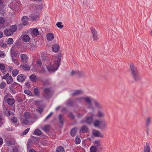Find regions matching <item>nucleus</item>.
Instances as JSON below:
<instances>
[{
	"label": "nucleus",
	"instance_id": "nucleus-1",
	"mask_svg": "<svg viewBox=\"0 0 152 152\" xmlns=\"http://www.w3.org/2000/svg\"><path fill=\"white\" fill-rule=\"evenodd\" d=\"M61 55L59 54L55 56V61L54 64H51L47 66V69L50 72H53L56 70L60 64Z\"/></svg>",
	"mask_w": 152,
	"mask_h": 152
},
{
	"label": "nucleus",
	"instance_id": "nucleus-2",
	"mask_svg": "<svg viewBox=\"0 0 152 152\" xmlns=\"http://www.w3.org/2000/svg\"><path fill=\"white\" fill-rule=\"evenodd\" d=\"M92 98L90 96H84V101L88 105V109H92L93 107L92 106Z\"/></svg>",
	"mask_w": 152,
	"mask_h": 152
},
{
	"label": "nucleus",
	"instance_id": "nucleus-3",
	"mask_svg": "<svg viewBox=\"0 0 152 152\" xmlns=\"http://www.w3.org/2000/svg\"><path fill=\"white\" fill-rule=\"evenodd\" d=\"M31 115L28 112L25 113L23 117L21 119V121L24 124H26L28 122V119L30 117Z\"/></svg>",
	"mask_w": 152,
	"mask_h": 152
},
{
	"label": "nucleus",
	"instance_id": "nucleus-4",
	"mask_svg": "<svg viewBox=\"0 0 152 152\" xmlns=\"http://www.w3.org/2000/svg\"><path fill=\"white\" fill-rule=\"evenodd\" d=\"M88 114L90 116H86V122L88 124L91 125L92 124L93 122V117L94 116V113L92 112L88 113Z\"/></svg>",
	"mask_w": 152,
	"mask_h": 152
},
{
	"label": "nucleus",
	"instance_id": "nucleus-5",
	"mask_svg": "<svg viewBox=\"0 0 152 152\" xmlns=\"http://www.w3.org/2000/svg\"><path fill=\"white\" fill-rule=\"evenodd\" d=\"M11 95L10 94H7L4 97V100L7 101V103L9 104L10 105H12L15 103V100L14 99L10 98L11 97Z\"/></svg>",
	"mask_w": 152,
	"mask_h": 152
},
{
	"label": "nucleus",
	"instance_id": "nucleus-6",
	"mask_svg": "<svg viewBox=\"0 0 152 152\" xmlns=\"http://www.w3.org/2000/svg\"><path fill=\"white\" fill-rule=\"evenodd\" d=\"M26 79V75H25L21 74L18 75L17 80L19 82L22 83Z\"/></svg>",
	"mask_w": 152,
	"mask_h": 152
},
{
	"label": "nucleus",
	"instance_id": "nucleus-7",
	"mask_svg": "<svg viewBox=\"0 0 152 152\" xmlns=\"http://www.w3.org/2000/svg\"><path fill=\"white\" fill-rule=\"evenodd\" d=\"M94 104L97 110H102L103 108V106L102 104L97 101H94Z\"/></svg>",
	"mask_w": 152,
	"mask_h": 152
},
{
	"label": "nucleus",
	"instance_id": "nucleus-8",
	"mask_svg": "<svg viewBox=\"0 0 152 152\" xmlns=\"http://www.w3.org/2000/svg\"><path fill=\"white\" fill-rule=\"evenodd\" d=\"M130 68L132 75L138 72L137 68L133 64H130Z\"/></svg>",
	"mask_w": 152,
	"mask_h": 152
},
{
	"label": "nucleus",
	"instance_id": "nucleus-9",
	"mask_svg": "<svg viewBox=\"0 0 152 152\" xmlns=\"http://www.w3.org/2000/svg\"><path fill=\"white\" fill-rule=\"evenodd\" d=\"M100 143V141L98 140H96L94 142L95 146L100 151L102 150L103 149Z\"/></svg>",
	"mask_w": 152,
	"mask_h": 152
},
{
	"label": "nucleus",
	"instance_id": "nucleus-10",
	"mask_svg": "<svg viewBox=\"0 0 152 152\" xmlns=\"http://www.w3.org/2000/svg\"><path fill=\"white\" fill-rule=\"evenodd\" d=\"M93 134L95 137H103V135L99 131L94 130L93 131Z\"/></svg>",
	"mask_w": 152,
	"mask_h": 152
},
{
	"label": "nucleus",
	"instance_id": "nucleus-11",
	"mask_svg": "<svg viewBox=\"0 0 152 152\" xmlns=\"http://www.w3.org/2000/svg\"><path fill=\"white\" fill-rule=\"evenodd\" d=\"M91 30L93 34V37L94 40H98L99 38L97 36V33L95 29L91 28Z\"/></svg>",
	"mask_w": 152,
	"mask_h": 152
},
{
	"label": "nucleus",
	"instance_id": "nucleus-12",
	"mask_svg": "<svg viewBox=\"0 0 152 152\" xmlns=\"http://www.w3.org/2000/svg\"><path fill=\"white\" fill-rule=\"evenodd\" d=\"M21 61L23 63H25L27 62L28 61L27 56L25 54H22L20 56Z\"/></svg>",
	"mask_w": 152,
	"mask_h": 152
},
{
	"label": "nucleus",
	"instance_id": "nucleus-13",
	"mask_svg": "<svg viewBox=\"0 0 152 152\" xmlns=\"http://www.w3.org/2000/svg\"><path fill=\"white\" fill-rule=\"evenodd\" d=\"M97 116L99 118H103L105 116V114L102 110H97Z\"/></svg>",
	"mask_w": 152,
	"mask_h": 152
},
{
	"label": "nucleus",
	"instance_id": "nucleus-14",
	"mask_svg": "<svg viewBox=\"0 0 152 152\" xmlns=\"http://www.w3.org/2000/svg\"><path fill=\"white\" fill-rule=\"evenodd\" d=\"M28 18L26 16H23L22 18V25H26L28 24Z\"/></svg>",
	"mask_w": 152,
	"mask_h": 152
},
{
	"label": "nucleus",
	"instance_id": "nucleus-15",
	"mask_svg": "<svg viewBox=\"0 0 152 152\" xmlns=\"http://www.w3.org/2000/svg\"><path fill=\"white\" fill-rule=\"evenodd\" d=\"M132 75L133 78L136 81L139 80L141 78V77L138 72L134 74H132Z\"/></svg>",
	"mask_w": 152,
	"mask_h": 152
},
{
	"label": "nucleus",
	"instance_id": "nucleus-16",
	"mask_svg": "<svg viewBox=\"0 0 152 152\" xmlns=\"http://www.w3.org/2000/svg\"><path fill=\"white\" fill-rule=\"evenodd\" d=\"M4 34L6 36H10L13 34V32H12L10 29H7L5 30L4 31Z\"/></svg>",
	"mask_w": 152,
	"mask_h": 152
},
{
	"label": "nucleus",
	"instance_id": "nucleus-17",
	"mask_svg": "<svg viewBox=\"0 0 152 152\" xmlns=\"http://www.w3.org/2000/svg\"><path fill=\"white\" fill-rule=\"evenodd\" d=\"M52 50L56 53L57 52L59 49V47L58 45L55 44L53 45L52 47Z\"/></svg>",
	"mask_w": 152,
	"mask_h": 152
},
{
	"label": "nucleus",
	"instance_id": "nucleus-18",
	"mask_svg": "<svg viewBox=\"0 0 152 152\" xmlns=\"http://www.w3.org/2000/svg\"><path fill=\"white\" fill-rule=\"evenodd\" d=\"M150 144L148 142H146V145L144 146V152H150Z\"/></svg>",
	"mask_w": 152,
	"mask_h": 152
},
{
	"label": "nucleus",
	"instance_id": "nucleus-19",
	"mask_svg": "<svg viewBox=\"0 0 152 152\" xmlns=\"http://www.w3.org/2000/svg\"><path fill=\"white\" fill-rule=\"evenodd\" d=\"M46 37L47 39L48 40L51 41L53 39L54 35L51 33H48L47 34Z\"/></svg>",
	"mask_w": 152,
	"mask_h": 152
},
{
	"label": "nucleus",
	"instance_id": "nucleus-20",
	"mask_svg": "<svg viewBox=\"0 0 152 152\" xmlns=\"http://www.w3.org/2000/svg\"><path fill=\"white\" fill-rule=\"evenodd\" d=\"M88 129L86 126H82L80 130V132L83 133H86L88 131Z\"/></svg>",
	"mask_w": 152,
	"mask_h": 152
},
{
	"label": "nucleus",
	"instance_id": "nucleus-21",
	"mask_svg": "<svg viewBox=\"0 0 152 152\" xmlns=\"http://www.w3.org/2000/svg\"><path fill=\"white\" fill-rule=\"evenodd\" d=\"M83 93V91L81 90H75L73 92L72 94V96H74L80 94H81Z\"/></svg>",
	"mask_w": 152,
	"mask_h": 152
},
{
	"label": "nucleus",
	"instance_id": "nucleus-22",
	"mask_svg": "<svg viewBox=\"0 0 152 152\" xmlns=\"http://www.w3.org/2000/svg\"><path fill=\"white\" fill-rule=\"evenodd\" d=\"M93 125L96 127H99L101 124V121L98 120H95L93 122Z\"/></svg>",
	"mask_w": 152,
	"mask_h": 152
},
{
	"label": "nucleus",
	"instance_id": "nucleus-23",
	"mask_svg": "<svg viewBox=\"0 0 152 152\" xmlns=\"http://www.w3.org/2000/svg\"><path fill=\"white\" fill-rule=\"evenodd\" d=\"M82 72L79 71H73L71 72V75H77L80 76L82 75Z\"/></svg>",
	"mask_w": 152,
	"mask_h": 152
},
{
	"label": "nucleus",
	"instance_id": "nucleus-24",
	"mask_svg": "<svg viewBox=\"0 0 152 152\" xmlns=\"http://www.w3.org/2000/svg\"><path fill=\"white\" fill-rule=\"evenodd\" d=\"M49 125H45L42 127V129L46 133H48L49 130Z\"/></svg>",
	"mask_w": 152,
	"mask_h": 152
},
{
	"label": "nucleus",
	"instance_id": "nucleus-25",
	"mask_svg": "<svg viewBox=\"0 0 152 152\" xmlns=\"http://www.w3.org/2000/svg\"><path fill=\"white\" fill-rule=\"evenodd\" d=\"M23 40L25 42H28L30 40V38L28 35L25 34L23 37Z\"/></svg>",
	"mask_w": 152,
	"mask_h": 152
},
{
	"label": "nucleus",
	"instance_id": "nucleus-26",
	"mask_svg": "<svg viewBox=\"0 0 152 152\" xmlns=\"http://www.w3.org/2000/svg\"><path fill=\"white\" fill-rule=\"evenodd\" d=\"M77 133V128H73L71 131V135L72 137L75 136Z\"/></svg>",
	"mask_w": 152,
	"mask_h": 152
},
{
	"label": "nucleus",
	"instance_id": "nucleus-27",
	"mask_svg": "<svg viewBox=\"0 0 152 152\" xmlns=\"http://www.w3.org/2000/svg\"><path fill=\"white\" fill-rule=\"evenodd\" d=\"M84 96L80 97L75 98V102H80L84 101Z\"/></svg>",
	"mask_w": 152,
	"mask_h": 152
},
{
	"label": "nucleus",
	"instance_id": "nucleus-28",
	"mask_svg": "<svg viewBox=\"0 0 152 152\" xmlns=\"http://www.w3.org/2000/svg\"><path fill=\"white\" fill-rule=\"evenodd\" d=\"M75 102V99H69L67 101V104L69 106H72L73 104Z\"/></svg>",
	"mask_w": 152,
	"mask_h": 152
},
{
	"label": "nucleus",
	"instance_id": "nucleus-29",
	"mask_svg": "<svg viewBox=\"0 0 152 152\" xmlns=\"http://www.w3.org/2000/svg\"><path fill=\"white\" fill-rule=\"evenodd\" d=\"M4 18L2 17H0V30L2 28V24L4 23L5 22Z\"/></svg>",
	"mask_w": 152,
	"mask_h": 152
},
{
	"label": "nucleus",
	"instance_id": "nucleus-30",
	"mask_svg": "<svg viewBox=\"0 0 152 152\" xmlns=\"http://www.w3.org/2000/svg\"><path fill=\"white\" fill-rule=\"evenodd\" d=\"M56 152H65V150L63 147L59 146L57 148Z\"/></svg>",
	"mask_w": 152,
	"mask_h": 152
},
{
	"label": "nucleus",
	"instance_id": "nucleus-31",
	"mask_svg": "<svg viewBox=\"0 0 152 152\" xmlns=\"http://www.w3.org/2000/svg\"><path fill=\"white\" fill-rule=\"evenodd\" d=\"M10 30L13 32V34L14 32H15L17 29V27L15 25L11 26L10 27Z\"/></svg>",
	"mask_w": 152,
	"mask_h": 152
},
{
	"label": "nucleus",
	"instance_id": "nucleus-32",
	"mask_svg": "<svg viewBox=\"0 0 152 152\" xmlns=\"http://www.w3.org/2000/svg\"><path fill=\"white\" fill-rule=\"evenodd\" d=\"M59 119L61 124L62 125H63L64 123V119L63 117V115L61 114H60L59 116Z\"/></svg>",
	"mask_w": 152,
	"mask_h": 152
},
{
	"label": "nucleus",
	"instance_id": "nucleus-33",
	"mask_svg": "<svg viewBox=\"0 0 152 152\" xmlns=\"http://www.w3.org/2000/svg\"><path fill=\"white\" fill-rule=\"evenodd\" d=\"M30 79L33 82H34L36 80L37 77L34 74H32L30 76Z\"/></svg>",
	"mask_w": 152,
	"mask_h": 152
},
{
	"label": "nucleus",
	"instance_id": "nucleus-34",
	"mask_svg": "<svg viewBox=\"0 0 152 152\" xmlns=\"http://www.w3.org/2000/svg\"><path fill=\"white\" fill-rule=\"evenodd\" d=\"M19 70L17 69H14L12 72V75L13 77H15L18 74Z\"/></svg>",
	"mask_w": 152,
	"mask_h": 152
},
{
	"label": "nucleus",
	"instance_id": "nucleus-35",
	"mask_svg": "<svg viewBox=\"0 0 152 152\" xmlns=\"http://www.w3.org/2000/svg\"><path fill=\"white\" fill-rule=\"evenodd\" d=\"M44 91L48 96H49L50 94V89L48 88H45L44 89Z\"/></svg>",
	"mask_w": 152,
	"mask_h": 152
},
{
	"label": "nucleus",
	"instance_id": "nucleus-36",
	"mask_svg": "<svg viewBox=\"0 0 152 152\" xmlns=\"http://www.w3.org/2000/svg\"><path fill=\"white\" fill-rule=\"evenodd\" d=\"M12 81V78L11 76L8 77L7 79V83L9 84H11Z\"/></svg>",
	"mask_w": 152,
	"mask_h": 152
},
{
	"label": "nucleus",
	"instance_id": "nucleus-37",
	"mask_svg": "<svg viewBox=\"0 0 152 152\" xmlns=\"http://www.w3.org/2000/svg\"><path fill=\"white\" fill-rule=\"evenodd\" d=\"M32 33L34 35H38L39 34V32L38 29L36 28H34L32 31Z\"/></svg>",
	"mask_w": 152,
	"mask_h": 152
},
{
	"label": "nucleus",
	"instance_id": "nucleus-38",
	"mask_svg": "<svg viewBox=\"0 0 152 152\" xmlns=\"http://www.w3.org/2000/svg\"><path fill=\"white\" fill-rule=\"evenodd\" d=\"M97 150V148L95 146H91L90 148L91 152H96Z\"/></svg>",
	"mask_w": 152,
	"mask_h": 152
},
{
	"label": "nucleus",
	"instance_id": "nucleus-39",
	"mask_svg": "<svg viewBox=\"0 0 152 152\" xmlns=\"http://www.w3.org/2000/svg\"><path fill=\"white\" fill-rule=\"evenodd\" d=\"M151 118L150 117H148L146 121V124L148 126L150 125L151 122Z\"/></svg>",
	"mask_w": 152,
	"mask_h": 152
},
{
	"label": "nucleus",
	"instance_id": "nucleus-40",
	"mask_svg": "<svg viewBox=\"0 0 152 152\" xmlns=\"http://www.w3.org/2000/svg\"><path fill=\"white\" fill-rule=\"evenodd\" d=\"M41 133L42 132L41 131L38 129H35L34 132V134L38 136L40 135Z\"/></svg>",
	"mask_w": 152,
	"mask_h": 152
},
{
	"label": "nucleus",
	"instance_id": "nucleus-41",
	"mask_svg": "<svg viewBox=\"0 0 152 152\" xmlns=\"http://www.w3.org/2000/svg\"><path fill=\"white\" fill-rule=\"evenodd\" d=\"M12 62L16 65H19V61H18V60L15 59L13 56L12 57Z\"/></svg>",
	"mask_w": 152,
	"mask_h": 152
},
{
	"label": "nucleus",
	"instance_id": "nucleus-42",
	"mask_svg": "<svg viewBox=\"0 0 152 152\" xmlns=\"http://www.w3.org/2000/svg\"><path fill=\"white\" fill-rule=\"evenodd\" d=\"M22 68L24 70L28 71L29 70L30 67L27 64H25L23 66Z\"/></svg>",
	"mask_w": 152,
	"mask_h": 152
},
{
	"label": "nucleus",
	"instance_id": "nucleus-43",
	"mask_svg": "<svg viewBox=\"0 0 152 152\" xmlns=\"http://www.w3.org/2000/svg\"><path fill=\"white\" fill-rule=\"evenodd\" d=\"M81 142L80 138L78 137H75V143L76 144H80Z\"/></svg>",
	"mask_w": 152,
	"mask_h": 152
},
{
	"label": "nucleus",
	"instance_id": "nucleus-44",
	"mask_svg": "<svg viewBox=\"0 0 152 152\" xmlns=\"http://www.w3.org/2000/svg\"><path fill=\"white\" fill-rule=\"evenodd\" d=\"M32 142L30 141H28L27 143V147L28 150L30 149L32 146Z\"/></svg>",
	"mask_w": 152,
	"mask_h": 152
},
{
	"label": "nucleus",
	"instance_id": "nucleus-45",
	"mask_svg": "<svg viewBox=\"0 0 152 152\" xmlns=\"http://www.w3.org/2000/svg\"><path fill=\"white\" fill-rule=\"evenodd\" d=\"M13 43V39L12 38H9L7 39V43L9 45H11Z\"/></svg>",
	"mask_w": 152,
	"mask_h": 152
},
{
	"label": "nucleus",
	"instance_id": "nucleus-46",
	"mask_svg": "<svg viewBox=\"0 0 152 152\" xmlns=\"http://www.w3.org/2000/svg\"><path fill=\"white\" fill-rule=\"evenodd\" d=\"M6 85V83L4 82H3L2 83H1L0 84V88L1 89H3L5 87V86Z\"/></svg>",
	"mask_w": 152,
	"mask_h": 152
},
{
	"label": "nucleus",
	"instance_id": "nucleus-47",
	"mask_svg": "<svg viewBox=\"0 0 152 152\" xmlns=\"http://www.w3.org/2000/svg\"><path fill=\"white\" fill-rule=\"evenodd\" d=\"M11 112L9 110H6L5 112V115L7 116H9L11 114Z\"/></svg>",
	"mask_w": 152,
	"mask_h": 152
},
{
	"label": "nucleus",
	"instance_id": "nucleus-48",
	"mask_svg": "<svg viewBox=\"0 0 152 152\" xmlns=\"http://www.w3.org/2000/svg\"><path fill=\"white\" fill-rule=\"evenodd\" d=\"M11 121L14 123H15L17 121V119L15 116H13V117L11 118Z\"/></svg>",
	"mask_w": 152,
	"mask_h": 152
},
{
	"label": "nucleus",
	"instance_id": "nucleus-49",
	"mask_svg": "<svg viewBox=\"0 0 152 152\" xmlns=\"http://www.w3.org/2000/svg\"><path fill=\"white\" fill-rule=\"evenodd\" d=\"M4 123V121L3 119L1 116H0V127L2 125H3Z\"/></svg>",
	"mask_w": 152,
	"mask_h": 152
},
{
	"label": "nucleus",
	"instance_id": "nucleus-50",
	"mask_svg": "<svg viewBox=\"0 0 152 152\" xmlns=\"http://www.w3.org/2000/svg\"><path fill=\"white\" fill-rule=\"evenodd\" d=\"M57 26L59 28H62L63 27V25H62V23L59 22L56 23Z\"/></svg>",
	"mask_w": 152,
	"mask_h": 152
},
{
	"label": "nucleus",
	"instance_id": "nucleus-51",
	"mask_svg": "<svg viewBox=\"0 0 152 152\" xmlns=\"http://www.w3.org/2000/svg\"><path fill=\"white\" fill-rule=\"evenodd\" d=\"M24 92L25 94L29 95H31L32 94L31 92L30 91L27 90H24Z\"/></svg>",
	"mask_w": 152,
	"mask_h": 152
},
{
	"label": "nucleus",
	"instance_id": "nucleus-52",
	"mask_svg": "<svg viewBox=\"0 0 152 152\" xmlns=\"http://www.w3.org/2000/svg\"><path fill=\"white\" fill-rule=\"evenodd\" d=\"M34 93L35 95H38L39 94V92L38 89L35 88L34 89Z\"/></svg>",
	"mask_w": 152,
	"mask_h": 152
},
{
	"label": "nucleus",
	"instance_id": "nucleus-53",
	"mask_svg": "<svg viewBox=\"0 0 152 152\" xmlns=\"http://www.w3.org/2000/svg\"><path fill=\"white\" fill-rule=\"evenodd\" d=\"M0 46L3 48H5L6 47L7 44L2 42H0Z\"/></svg>",
	"mask_w": 152,
	"mask_h": 152
},
{
	"label": "nucleus",
	"instance_id": "nucleus-54",
	"mask_svg": "<svg viewBox=\"0 0 152 152\" xmlns=\"http://www.w3.org/2000/svg\"><path fill=\"white\" fill-rule=\"evenodd\" d=\"M5 66L3 64H0V69L1 70H4L5 69Z\"/></svg>",
	"mask_w": 152,
	"mask_h": 152
},
{
	"label": "nucleus",
	"instance_id": "nucleus-55",
	"mask_svg": "<svg viewBox=\"0 0 152 152\" xmlns=\"http://www.w3.org/2000/svg\"><path fill=\"white\" fill-rule=\"evenodd\" d=\"M30 129L29 128H27L22 133L23 135H25L29 131Z\"/></svg>",
	"mask_w": 152,
	"mask_h": 152
},
{
	"label": "nucleus",
	"instance_id": "nucleus-56",
	"mask_svg": "<svg viewBox=\"0 0 152 152\" xmlns=\"http://www.w3.org/2000/svg\"><path fill=\"white\" fill-rule=\"evenodd\" d=\"M7 145L8 146H10L12 144V142L11 140H9L7 141Z\"/></svg>",
	"mask_w": 152,
	"mask_h": 152
},
{
	"label": "nucleus",
	"instance_id": "nucleus-57",
	"mask_svg": "<svg viewBox=\"0 0 152 152\" xmlns=\"http://www.w3.org/2000/svg\"><path fill=\"white\" fill-rule=\"evenodd\" d=\"M69 117L72 118H74V115L73 114L71 113H70L69 115Z\"/></svg>",
	"mask_w": 152,
	"mask_h": 152
},
{
	"label": "nucleus",
	"instance_id": "nucleus-58",
	"mask_svg": "<svg viewBox=\"0 0 152 152\" xmlns=\"http://www.w3.org/2000/svg\"><path fill=\"white\" fill-rule=\"evenodd\" d=\"M53 114V112H51L46 117L45 119L47 120Z\"/></svg>",
	"mask_w": 152,
	"mask_h": 152
},
{
	"label": "nucleus",
	"instance_id": "nucleus-59",
	"mask_svg": "<svg viewBox=\"0 0 152 152\" xmlns=\"http://www.w3.org/2000/svg\"><path fill=\"white\" fill-rule=\"evenodd\" d=\"M8 69L10 72H11L13 69V67L12 66H10L8 67Z\"/></svg>",
	"mask_w": 152,
	"mask_h": 152
},
{
	"label": "nucleus",
	"instance_id": "nucleus-60",
	"mask_svg": "<svg viewBox=\"0 0 152 152\" xmlns=\"http://www.w3.org/2000/svg\"><path fill=\"white\" fill-rule=\"evenodd\" d=\"M43 109L42 108H39L38 109V111L40 113L42 112Z\"/></svg>",
	"mask_w": 152,
	"mask_h": 152
},
{
	"label": "nucleus",
	"instance_id": "nucleus-61",
	"mask_svg": "<svg viewBox=\"0 0 152 152\" xmlns=\"http://www.w3.org/2000/svg\"><path fill=\"white\" fill-rule=\"evenodd\" d=\"M46 58V57L45 56H42V61H45Z\"/></svg>",
	"mask_w": 152,
	"mask_h": 152
},
{
	"label": "nucleus",
	"instance_id": "nucleus-62",
	"mask_svg": "<svg viewBox=\"0 0 152 152\" xmlns=\"http://www.w3.org/2000/svg\"><path fill=\"white\" fill-rule=\"evenodd\" d=\"M3 142V140L2 138L0 137V145H1Z\"/></svg>",
	"mask_w": 152,
	"mask_h": 152
},
{
	"label": "nucleus",
	"instance_id": "nucleus-63",
	"mask_svg": "<svg viewBox=\"0 0 152 152\" xmlns=\"http://www.w3.org/2000/svg\"><path fill=\"white\" fill-rule=\"evenodd\" d=\"M37 64L39 66H41L42 65L41 61L40 60H39L37 61Z\"/></svg>",
	"mask_w": 152,
	"mask_h": 152
},
{
	"label": "nucleus",
	"instance_id": "nucleus-64",
	"mask_svg": "<svg viewBox=\"0 0 152 152\" xmlns=\"http://www.w3.org/2000/svg\"><path fill=\"white\" fill-rule=\"evenodd\" d=\"M29 152H36V151L34 149H32L29 150Z\"/></svg>",
	"mask_w": 152,
	"mask_h": 152
}]
</instances>
